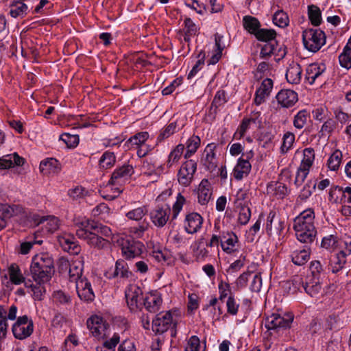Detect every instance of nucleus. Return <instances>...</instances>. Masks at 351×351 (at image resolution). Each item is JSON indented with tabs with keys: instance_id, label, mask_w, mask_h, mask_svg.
<instances>
[{
	"instance_id": "obj_1",
	"label": "nucleus",
	"mask_w": 351,
	"mask_h": 351,
	"mask_svg": "<svg viewBox=\"0 0 351 351\" xmlns=\"http://www.w3.org/2000/svg\"><path fill=\"white\" fill-rule=\"evenodd\" d=\"M315 213L312 208L302 211L293 221V229L298 240L304 243H312L317 234L314 224Z\"/></svg>"
},
{
	"instance_id": "obj_2",
	"label": "nucleus",
	"mask_w": 351,
	"mask_h": 351,
	"mask_svg": "<svg viewBox=\"0 0 351 351\" xmlns=\"http://www.w3.org/2000/svg\"><path fill=\"white\" fill-rule=\"evenodd\" d=\"M53 273V260L47 254H37L32 258L30 274L35 282L47 283Z\"/></svg>"
},
{
	"instance_id": "obj_3",
	"label": "nucleus",
	"mask_w": 351,
	"mask_h": 351,
	"mask_svg": "<svg viewBox=\"0 0 351 351\" xmlns=\"http://www.w3.org/2000/svg\"><path fill=\"white\" fill-rule=\"evenodd\" d=\"M177 313L176 311H168L156 315L152 321V330L162 334L167 330L174 328L177 325Z\"/></svg>"
},
{
	"instance_id": "obj_4",
	"label": "nucleus",
	"mask_w": 351,
	"mask_h": 351,
	"mask_svg": "<svg viewBox=\"0 0 351 351\" xmlns=\"http://www.w3.org/2000/svg\"><path fill=\"white\" fill-rule=\"evenodd\" d=\"M304 47L311 52H317L325 44L326 37L319 29H307L302 33Z\"/></svg>"
},
{
	"instance_id": "obj_5",
	"label": "nucleus",
	"mask_w": 351,
	"mask_h": 351,
	"mask_svg": "<svg viewBox=\"0 0 351 351\" xmlns=\"http://www.w3.org/2000/svg\"><path fill=\"white\" fill-rule=\"evenodd\" d=\"M147 213L145 206H141L128 211L125 216L128 219L139 222L138 226L130 228V232L137 237H141L143 233L148 229L149 223L145 216Z\"/></svg>"
},
{
	"instance_id": "obj_6",
	"label": "nucleus",
	"mask_w": 351,
	"mask_h": 351,
	"mask_svg": "<svg viewBox=\"0 0 351 351\" xmlns=\"http://www.w3.org/2000/svg\"><path fill=\"white\" fill-rule=\"evenodd\" d=\"M314 159V149L313 148L304 149L303 151V158L300 167L297 170L295 178L294 180V184L297 187L300 186L306 178L310 169L313 164Z\"/></svg>"
},
{
	"instance_id": "obj_7",
	"label": "nucleus",
	"mask_w": 351,
	"mask_h": 351,
	"mask_svg": "<svg viewBox=\"0 0 351 351\" xmlns=\"http://www.w3.org/2000/svg\"><path fill=\"white\" fill-rule=\"evenodd\" d=\"M293 320V315L291 313H284L283 315L278 313H273L265 319V326L268 330L279 332L280 330L290 327Z\"/></svg>"
},
{
	"instance_id": "obj_8",
	"label": "nucleus",
	"mask_w": 351,
	"mask_h": 351,
	"mask_svg": "<svg viewBox=\"0 0 351 351\" xmlns=\"http://www.w3.org/2000/svg\"><path fill=\"white\" fill-rule=\"evenodd\" d=\"M75 228L77 237L86 241L89 245L97 249H104L108 247L109 241L96 234V232L86 231V228H82L81 227H75Z\"/></svg>"
},
{
	"instance_id": "obj_9",
	"label": "nucleus",
	"mask_w": 351,
	"mask_h": 351,
	"mask_svg": "<svg viewBox=\"0 0 351 351\" xmlns=\"http://www.w3.org/2000/svg\"><path fill=\"white\" fill-rule=\"evenodd\" d=\"M121 251L126 259L139 256L145 249L144 244L132 238L123 239L121 241Z\"/></svg>"
},
{
	"instance_id": "obj_10",
	"label": "nucleus",
	"mask_w": 351,
	"mask_h": 351,
	"mask_svg": "<svg viewBox=\"0 0 351 351\" xmlns=\"http://www.w3.org/2000/svg\"><path fill=\"white\" fill-rule=\"evenodd\" d=\"M33 329V322L29 320L27 315L19 317L12 328L14 336L19 339H23L30 336Z\"/></svg>"
},
{
	"instance_id": "obj_11",
	"label": "nucleus",
	"mask_w": 351,
	"mask_h": 351,
	"mask_svg": "<svg viewBox=\"0 0 351 351\" xmlns=\"http://www.w3.org/2000/svg\"><path fill=\"white\" fill-rule=\"evenodd\" d=\"M197 170V163L193 160L184 162L178 171L177 177L180 184L189 186L193 180L194 174Z\"/></svg>"
},
{
	"instance_id": "obj_12",
	"label": "nucleus",
	"mask_w": 351,
	"mask_h": 351,
	"mask_svg": "<svg viewBox=\"0 0 351 351\" xmlns=\"http://www.w3.org/2000/svg\"><path fill=\"white\" fill-rule=\"evenodd\" d=\"M75 227H81L86 228V231L96 232V234L103 235L105 237H110L112 234L111 229L97 221L89 220L88 219H82L75 223Z\"/></svg>"
},
{
	"instance_id": "obj_13",
	"label": "nucleus",
	"mask_w": 351,
	"mask_h": 351,
	"mask_svg": "<svg viewBox=\"0 0 351 351\" xmlns=\"http://www.w3.org/2000/svg\"><path fill=\"white\" fill-rule=\"evenodd\" d=\"M106 276L109 279L117 278L122 281L127 280L133 276L132 271L130 270L128 264L123 259L116 261L114 268L108 271Z\"/></svg>"
},
{
	"instance_id": "obj_14",
	"label": "nucleus",
	"mask_w": 351,
	"mask_h": 351,
	"mask_svg": "<svg viewBox=\"0 0 351 351\" xmlns=\"http://www.w3.org/2000/svg\"><path fill=\"white\" fill-rule=\"evenodd\" d=\"M134 172L132 165H124L114 171L109 182L112 185H122L129 180Z\"/></svg>"
},
{
	"instance_id": "obj_15",
	"label": "nucleus",
	"mask_w": 351,
	"mask_h": 351,
	"mask_svg": "<svg viewBox=\"0 0 351 351\" xmlns=\"http://www.w3.org/2000/svg\"><path fill=\"white\" fill-rule=\"evenodd\" d=\"M75 283L76 291L80 300L86 302L94 300L95 297L94 291L90 282L86 277H84L82 280H78Z\"/></svg>"
},
{
	"instance_id": "obj_16",
	"label": "nucleus",
	"mask_w": 351,
	"mask_h": 351,
	"mask_svg": "<svg viewBox=\"0 0 351 351\" xmlns=\"http://www.w3.org/2000/svg\"><path fill=\"white\" fill-rule=\"evenodd\" d=\"M143 295L141 289L136 285H130L125 289V295L130 309L134 311L138 308V303Z\"/></svg>"
},
{
	"instance_id": "obj_17",
	"label": "nucleus",
	"mask_w": 351,
	"mask_h": 351,
	"mask_svg": "<svg viewBox=\"0 0 351 351\" xmlns=\"http://www.w3.org/2000/svg\"><path fill=\"white\" fill-rule=\"evenodd\" d=\"M293 281L295 282V284L302 283V287L305 292L311 297H316L322 289V285L318 278L308 277L307 280L304 282L301 278L296 277Z\"/></svg>"
},
{
	"instance_id": "obj_18",
	"label": "nucleus",
	"mask_w": 351,
	"mask_h": 351,
	"mask_svg": "<svg viewBox=\"0 0 351 351\" xmlns=\"http://www.w3.org/2000/svg\"><path fill=\"white\" fill-rule=\"evenodd\" d=\"M284 229V222L276 216V213L270 212L267 218L266 231L269 235H280Z\"/></svg>"
},
{
	"instance_id": "obj_19",
	"label": "nucleus",
	"mask_w": 351,
	"mask_h": 351,
	"mask_svg": "<svg viewBox=\"0 0 351 351\" xmlns=\"http://www.w3.org/2000/svg\"><path fill=\"white\" fill-rule=\"evenodd\" d=\"M171 209L168 206L165 207H156L150 213V219L157 227L162 228L169 218Z\"/></svg>"
},
{
	"instance_id": "obj_20",
	"label": "nucleus",
	"mask_w": 351,
	"mask_h": 351,
	"mask_svg": "<svg viewBox=\"0 0 351 351\" xmlns=\"http://www.w3.org/2000/svg\"><path fill=\"white\" fill-rule=\"evenodd\" d=\"M203 217L197 213H191L185 217L184 228L187 233L195 234L202 226Z\"/></svg>"
},
{
	"instance_id": "obj_21",
	"label": "nucleus",
	"mask_w": 351,
	"mask_h": 351,
	"mask_svg": "<svg viewBox=\"0 0 351 351\" xmlns=\"http://www.w3.org/2000/svg\"><path fill=\"white\" fill-rule=\"evenodd\" d=\"M216 145L214 143L208 144L203 153L202 162L205 168L213 171L217 166V161L215 157V150Z\"/></svg>"
},
{
	"instance_id": "obj_22",
	"label": "nucleus",
	"mask_w": 351,
	"mask_h": 351,
	"mask_svg": "<svg viewBox=\"0 0 351 351\" xmlns=\"http://www.w3.org/2000/svg\"><path fill=\"white\" fill-rule=\"evenodd\" d=\"M276 98L278 104L283 108H290L298 100L297 93L290 89L281 90L278 93Z\"/></svg>"
},
{
	"instance_id": "obj_23",
	"label": "nucleus",
	"mask_w": 351,
	"mask_h": 351,
	"mask_svg": "<svg viewBox=\"0 0 351 351\" xmlns=\"http://www.w3.org/2000/svg\"><path fill=\"white\" fill-rule=\"evenodd\" d=\"M213 195L212 186L207 179H203L199 184L197 189L198 202L202 205H207Z\"/></svg>"
},
{
	"instance_id": "obj_24",
	"label": "nucleus",
	"mask_w": 351,
	"mask_h": 351,
	"mask_svg": "<svg viewBox=\"0 0 351 351\" xmlns=\"http://www.w3.org/2000/svg\"><path fill=\"white\" fill-rule=\"evenodd\" d=\"M272 88L273 81L269 78L265 79L256 91L254 103L258 106L264 103L266 97L270 95Z\"/></svg>"
},
{
	"instance_id": "obj_25",
	"label": "nucleus",
	"mask_w": 351,
	"mask_h": 351,
	"mask_svg": "<svg viewBox=\"0 0 351 351\" xmlns=\"http://www.w3.org/2000/svg\"><path fill=\"white\" fill-rule=\"evenodd\" d=\"M83 269L84 258L83 256H77L69 264V274L70 282H76L78 280L84 278V277H82Z\"/></svg>"
},
{
	"instance_id": "obj_26",
	"label": "nucleus",
	"mask_w": 351,
	"mask_h": 351,
	"mask_svg": "<svg viewBox=\"0 0 351 351\" xmlns=\"http://www.w3.org/2000/svg\"><path fill=\"white\" fill-rule=\"evenodd\" d=\"M86 324L94 337H100L104 335L106 324L101 317L97 315L92 316L87 320Z\"/></svg>"
},
{
	"instance_id": "obj_27",
	"label": "nucleus",
	"mask_w": 351,
	"mask_h": 351,
	"mask_svg": "<svg viewBox=\"0 0 351 351\" xmlns=\"http://www.w3.org/2000/svg\"><path fill=\"white\" fill-rule=\"evenodd\" d=\"M39 169L44 175L57 173L61 170V164L58 160L49 158L40 162Z\"/></svg>"
},
{
	"instance_id": "obj_28",
	"label": "nucleus",
	"mask_w": 351,
	"mask_h": 351,
	"mask_svg": "<svg viewBox=\"0 0 351 351\" xmlns=\"http://www.w3.org/2000/svg\"><path fill=\"white\" fill-rule=\"evenodd\" d=\"M251 168L252 165L249 161L244 160L242 157L239 158L233 170L234 178L237 180H242L248 176Z\"/></svg>"
},
{
	"instance_id": "obj_29",
	"label": "nucleus",
	"mask_w": 351,
	"mask_h": 351,
	"mask_svg": "<svg viewBox=\"0 0 351 351\" xmlns=\"http://www.w3.org/2000/svg\"><path fill=\"white\" fill-rule=\"evenodd\" d=\"M24 163V159L16 153L8 154L0 158V169H5L14 166H21Z\"/></svg>"
},
{
	"instance_id": "obj_30",
	"label": "nucleus",
	"mask_w": 351,
	"mask_h": 351,
	"mask_svg": "<svg viewBox=\"0 0 351 351\" xmlns=\"http://www.w3.org/2000/svg\"><path fill=\"white\" fill-rule=\"evenodd\" d=\"M162 303V298L158 294H150L147 295L143 300V305L145 309L150 313L158 311Z\"/></svg>"
},
{
	"instance_id": "obj_31",
	"label": "nucleus",
	"mask_w": 351,
	"mask_h": 351,
	"mask_svg": "<svg viewBox=\"0 0 351 351\" xmlns=\"http://www.w3.org/2000/svg\"><path fill=\"white\" fill-rule=\"evenodd\" d=\"M250 195L247 189H240L233 197L234 208L250 206Z\"/></svg>"
},
{
	"instance_id": "obj_32",
	"label": "nucleus",
	"mask_w": 351,
	"mask_h": 351,
	"mask_svg": "<svg viewBox=\"0 0 351 351\" xmlns=\"http://www.w3.org/2000/svg\"><path fill=\"white\" fill-rule=\"evenodd\" d=\"M302 68L298 63L293 62L289 64L287 70L286 78L290 84H298L300 82Z\"/></svg>"
},
{
	"instance_id": "obj_33",
	"label": "nucleus",
	"mask_w": 351,
	"mask_h": 351,
	"mask_svg": "<svg viewBox=\"0 0 351 351\" xmlns=\"http://www.w3.org/2000/svg\"><path fill=\"white\" fill-rule=\"evenodd\" d=\"M237 241L238 238L233 232H228L226 235H223L220 239L223 250L228 254H230L234 252V248Z\"/></svg>"
},
{
	"instance_id": "obj_34",
	"label": "nucleus",
	"mask_w": 351,
	"mask_h": 351,
	"mask_svg": "<svg viewBox=\"0 0 351 351\" xmlns=\"http://www.w3.org/2000/svg\"><path fill=\"white\" fill-rule=\"evenodd\" d=\"M346 256L341 252H339L330 258V266L332 273H337L343 269L346 263Z\"/></svg>"
},
{
	"instance_id": "obj_35",
	"label": "nucleus",
	"mask_w": 351,
	"mask_h": 351,
	"mask_svg": "<svg viewBox=\"0 0 351 351\" xmlns=\"http://www.w3.org/2000/svg\"><path fill=\"white\" fill-rule=\"evenodd\" d=\"M243 26L250 34L255 35L260 29L261 23L256 18L247 15L243 18Z\"/></svg>"
},
{
	"instance_id": "obj_36",
	"label": "nucleus",
	"mask_w": 351,
	"mask_h": 351,
	"mask_svg": "<svg viewBox=\"0 0 351 351\" xmlns=\"http://www.w3.org/2000/svg\"><path fill=\"white\" fill-rule=\"evenodd\" d=\"M340 65L349 69L351 68V40H348L347 44L343 47V51L339 56Z\"/></svg>"
},
{
	"instance_id": "obj_37",
	"label": "nucleus",
	"mask_w": 351,
	"mask_h": 351,
	"mask_svg": "<svg viewBox=\"0 0 351 351\" xmlns=\"http://www.w3.org/2000/svg\"><path fill=\"white\" fill-rule=\"evenodd\" d=\"M27 5L21 1L13 0L10 5V14L13 18L23 17L27 14Z\"/></svg>"
},
{
	"instance_id": "obj_38",
	"label": "nucleus",
	"mask_w": 351,
	"mask_h": 351,
	"mask_svg": "<svg viewBox=\"0 0 351 351\" xmlns=\"http://www.w3.org/2000/svg\"><path fill=\"white\" fill-rule=\"evenodd\" d=\"M324 68L321 67L317 64H310L306 69V79L309 84H313L316 79L322 75Z\"/></svg>"
},
{
	"instance_id": "obj_39",
	"label": "nucleus",
	"mask_w": 351,
	"mask_h": 351,
	"mask_svg": "<svg viewBox=\"0 0 351 351\" xmlns=\"http://www.w3.org/2000/svg\"><path fill=\"white\" fill-rule=\"evenodd\" d=\"M310 252L308 249L295 250L291 254L292 262L296 265H303L309 260Z\"/></svg>"
},
{
	"instance_id": "obj_40",
	"label": "nucleus",
	"mask_w": 351,
	"mask_h": 351,
	"mask_svg": "<svg viewBox=\"0 0 351 351\" xmlns=\"http://www.w3.org/2000/svg\"><path fill=\"white\" fill-rule=\"evenodd\" d=\"M45 283H36V285L30 282H25V285L26 287L31 289L32 292V297L36 300H42L45 293L46 289L45 287Z\"/></svg>"
},
{
	"instance_id": "obj_41",
	"label": "nucleus",
	"mask_w": 351,
	"mask_h": 351,
	"mask_svg": "<svg viewBox=\"0 0 351 351\" xmlns=\"http://www.w3.org/2000/svg\"><path fill=\"white\" fill-rule=\"evenodd\" d=\"M254 36L258 40L265 42L266 43L274 41L276 36V32L274 29L260 28Z\"/></svg>"
},
{
	"instance_id": "obj_42",
	"label": "nucleus",
	"mask_w": 351,
	"mask_h": 351,
	"mask_svg": "<svg viewBox=\"0 0 351 351\" xmlns=\"http://www.w3.org/2000/svg\"><path fill=\"white\" fill-rule=\"evenodd\" d=\"M201 140L198 136H192L186 143V152L184 154L185 158H190L194 154L200 145Z\"/></svg>"
},
{
	"instance_id": "obj_43",
	"label": "nucleus",
	"mask_w": 351,
	"mask_h": 351,
	"mask_svg": "<svg viewBox=\"0 0 351 351\" xmlns=\"http://www.w3.org/2000/svg\"><path fill=\"white\" fill-rule=\"evenodd\" d=\"M260 114L261 113L259 112H253L252 113L250 118L244 119L234 135H239V138L243 137L246 131L248 130L250 123H256V121Z\"/></svg>"
},
{
	"instance_id": "obj_44",
	"label": "nucleus",
	"mask_w": 351,
	"mask_h": 351,
	"mask_svg": "<svg viewBox=\"0 0 351 351\" xmlns=\"http://www.w3.org/2000/svg\"><path fill=\"white\" fill-rule=\"evenodd\" d=\"M310 114L306 110H300L293 117V126L298 130L302 129L307 123Z\"/></svg>"
},
{
	"instance_id": "obj_45",
	"label": "nucleus",
	"mask_w": 351,
	"mask_h": 351,
	"mask_svg": "<svg viewBox=\"0 0 351 351\" xmlns=\"http://www.w3.org/2000/svg\"><path fill=\"white\" fill-rule=\"evenodd\" d=\"M45 229L48 232L53 233L60 228V220L54 216L43 217L40 220V223H45Z\"/></svg>"
},
{
	"instance_id": "obj_46",
	"label": "nucleus",
	"mask_w": 351,
	"mask_h": 351,
	"mask_svg": "<svg viewBox=\"0 0 351 351\" xmlns=\"http://www.w3.org/2000/svg\"><path fill=\"white\" fill-rule=\"evenodd\" d=\"M321 247L330 252L334 251L338 246V239L335 235L330 234L322 238Z\"/></svg>"
},
{
	"instance_id": "obj_47",
	"label": "nucleus",
	"mask_w": 351,
	"mask_h": 351,
	"mask_svg": "<svg viewBox=\"0 0 351 351\" xmlns=\"http://www.w3.org/2000/svg\"><path fill=\"white\" fill-rule=\"evenodd\" d=\"M149 138V134L147 132H139L130 137L125 143L128 147L130 145L137 147L143 145Z\"/></svg>"
},
{
	"instance_id": "obj_48",
	"label": "nucleus",
	"mask_w": 351,
	"mask_h": 351,
	"mask_svg": "<svg viewBox=\"0 0 351 351\" xmlns=\"http://www.w3.org/2000/svg\"><path fill=\"white\" fill-rule=\"evenodd\" d=\"M308 18L313 25L318 26L321 23V11L317 5H309L308 8Z\"/></svg>"
},
{
	"instance_id": "obj_49",
	"label": "nucleus",
	"mask_w": 351,
	"mask_h": 351,
	"mask_svg": "<svg viewBox=\"0 0 351 351\" xmlns=\"http://www.w3.org/2000/svg\"><path fill=\"white\" fill-rule=\"evenodd\" d=\"M184 145H178L169 154L167 161V166L171 167L174 163L177 162L183 153Z\"/></svg>"
},
{
	"instance_id": "obj_50",
	"label": "nucleus",
	"mask_w": 351,
	"mask_h": 351,
	"mask_svg": "<svg viewBox=\"0 0 351 351\" xmlns=\"http://www.w3.org/2000/svg\"><path fill=\"white\" fill-rule=\"evenodd\" d=\"M8 274L11 282L15 285H20L24 281V277L16 265H11L8 269Z\"/></svg>"
},
{
	"instance_id": "obj_51",
	"label": "nucleus",
	"mask_w": 351,
	"mask_h": 351,
	"mask_svg": "<svg viewBox=\"0 0 351 351\" xmlns=\"http://www.w3.org/2000/svg\"><path fill=\"white\" fill-rule=\"evenodd\" d=\"M116 161V157L113 152H106L99 160V165L101 168L108 169L112 167Z\"/></svg>"
},
{
	"instance_id": "obj_52",
	"label": "nucleus",
	"mask_w": 351,
	"mask_h": 351,
	"mask_svg": "<svg viewBox=\"0 0 351 351\" xmlns=\"http://www.w3.org/2000/svg\"><path fill=\"white\" fill-rule=\"evenodd\" d=\"M295 142V135L291 132L285 133L282 138V144L280 147V151L282 154L287 153L293 146Z\"/></svg>"
},
{
	"instance_id": "obj_53",
	"label": "nucleus",
	"mask_w": 351,
	"mask_h": 351,
	"mask_svg": "<svg viewBox=\"0 0 351 351\" xmlns=\"http://www.w3.org/2000/svg\"><path fill=\"white\" fill-rule=\"evenodd\" d=\"M7 311L0 305V341L6 337L8 324L6 317Z\"/></svg>"
},
{
	"instance_id": "obj_54",
	"label": "nucleus",
	"mask_w": 351,
	"mask_h": 351,
	"mask_svg": "<svg viewBox=\"0 0 351 351\" xmlns=\"http://www.w3.org/2000/svg\"><path fill=\"white\" fill-rule=\"evenodd\" d=\"M342 158V153L339 150L334 152L328 160V165L330 170L339 169Z\"/></svg>"
},
{
	"instance_id": "obj_55",
	"label": "nucleus",
	"mask_w": 351,
	"mask_h": 351,
	"mask_svg": "<svg viewBox=\"0 0 351 351\" xmlns=\"http://www.w3.org/2000/svg\"><path fill=\"white\" fill-rule=\"evenodd\" d=\"M273 22L280 27H285L289 24V18L283 11H277L273 16Z\"/></svg>"
},
{
	"instance_id": "obj_56",
	"label": "nucleus",
	"mask_w": 351,
	"mask_h": 351,
	"mask_svg": "<svg viewBox=\"0 0 351 351\" xmlns=\"http://www.w3.org/2000/svg\"><path fill=\"white\" fill-rule=\"evenodd\" d=\"M205 57V52L203 50H201L197 56V61L188 74V79H191L194 77L196 73L201 69L202 66L204 64Z\"/></svg>"
},
{
	"instance_id": "obj_57",
	"label": "nucleus",
	"mask_w": 351,
	"mask_h": 351,
	"mask_svg": "<svg viewBox=\"0 0 351 351\" xmlns=\"http://www.w3.org/2000/svg\"><path fill=\"white\" fill-rule=\"evenodd\" d=\"M316 184L315 181L308 180L300 191V198L302 200L308 199L315 189Z\"/></svg>"
},
{
	"instance_id": "obj_58",
	"label": "nucleus",
	"mask_w": 351,
	"mask_h": 351,
	"mask_svg": "<svg viewBox=\"0 0 351 351\" xmlns=\"http://www.w3.org/2000/svg\"><path fill=\"white\" fill-rule=\"evenodd\" d=\"M239 210L238 221L241 225H246L251 217L250 206L236 208Z\"/></svg>"
},
{
	"instance_id": "obj_59",
	"label": "nucleus",
	"mask_w": 351,
	"mask_h": 351,
	"mask_svg": "<svg viewBox=\"0 0 351 351\" xmlns=\"http://www.w3.org/2000/svg\"><path fill=\"white\" fill-rule=\"evenodd\" d=\"M327 323L330 330H339L343 325V322L339 316L334 314L328 317Z\"/></svg>"
},
{
	"instance_id": "obj_60",
	"label": "nucleus",
	"mask_w": 351,
	"mask_h": 351,
	"mask_svg": "<svg viewBox=\"0 0 351 351\" xmlns=\"http://www.w3.org/2000/svg\"><path fill=\"white\" fill-rule=\"evenodd\" d=\"M176 121L170 123L163 130L161 131L160 134L158 137V140L162 141L168 138L176 132Z\"/></svg>"
},
{
	"instance_id": "obj_61",
	"label": "nucleus",
	"mask_w": 351,
	"mask_h": 351,
	"mask_svg": "<svg viewBox=\"0 0 351 351\" xmlns=\"http://www.w3.org/2000/svg\"><path fill=\"white\" fill-rule=\"evenodd\" d=\"M185 198L180 193H178L177 196V199L174 204L173 205L172 212H173V219H176L180 212L181 211L184 204L185 203Z\"/></svg>"
},
{
	"instance_id": "obj_62",
	"label": "nucleus",
	"mask_w": 351,
	"mask_h": 351,
	"mask_svg": "<svg viewBox=\"0 0 351 351\" xmlns=\"http://www.w3.org/2000/svg\"><path fill=\"white\" fill-rule=\"evenodd\" d=\"M227 312L232 315H235L239 311V304L236 302L233 295H229L227 302Z\"/></svg>"
},
{
	"instance_id": "obj_63",
	"label": "nucleus",
	"mask_w": 351,
	"mask_h": 351,
	"mask_svg": "<svg viewBox=\"0 0 351 351\" xmlns=\"http://www.w3.org/2000/svg\"><path fill=\"white\" fill-rule=\"evenodd\" d=\"M310 270L312 274L311 278H318V279L320 278L321 274L324 272L323 266L319 261L311 262Z\"/></svg>"
},
{
	"instance_id": "obj_64",
	"label": "nucleus",
	"mask_w": 351,
	"mask_h": 351,
	"mask_svg": "<svg viewBox=\"0 0 351 351\" xmlns=\"http://www.w3.org/2000/svg\"><path fill=\"white\" fill-rule=\"evenodd\" d=\"M199 339L197 336L193 335L189 339L185 351H199Z\"/></svg>"
}]
</instances>
